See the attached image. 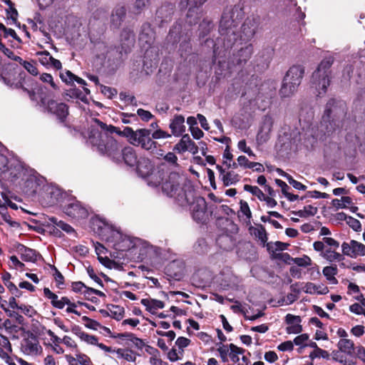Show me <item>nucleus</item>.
I'll use <instances>...</instances> for the list:
<instances>
[{
    "label": "nucleus",
    "mask_w": 365,
    "mask_h": 365,
    "mask_svg": "<svg viewBox=\"0 0 365 365\" xmlns=\"http://www.w3.org/2000/svg\"><path fill=\"white\" fill-rule=\"evenodd\" d=\"M89 135V141L96 146L98 151L107 154L114 160H120L119 146L115 140L108 135L117 133L128 138L130 143L135 146H140L143 149L150 150L156 148V143L150 137V130L145 128L133 130L130 127H125L122 131H118L113 125H107L100 120L95 118Z\"/></svg>",
    "instance_id": "f257e3e1"
},
{
    "label": "nucleus",
    "mask_w": 365,
    "mask_h": 365,
    "mask_svg": "<svg viewBox=\"0 0 365 365\" xmlns=\"http://www.w3.org/2000/svg\"><path fill=\"white\" fill-rule=\"evenodd\" d=\"M0 178L2 180L16 182L24 181L27 186L34 187L37 184L36 172L26 167L17 157L7 156L0 153Z\"/></svg>",
    "instance_id": "f03ea898"
},
{
    "label": "nucleus",
    "mask_w": 365,
    "mask_h": 365,
    "mask_svg": "<svg viewBox=\"0 0 365 365\" xmlns=\"http://www.w3.org/2000/svg\"><path fill=\"white\" fill-rule=\"evenodd\" d=\"M185 177L178 172H171L165 175L163 171V180L158 185H161L162 191L168 196L176 198L182 205L190 203L187 195L182 190Z\"/></svg>",
    "instance_id": "7ed1b4c3"
},
{
    "label": "nucleus",
    "mask_w": 365,
    "mask_h": 365,
    "mask_svg": "<svg viewBox=\"0 0 365 365\" xmlns=\"http://www.w3.org/2000/svg\"><path fill=\"white\" fill-rule=\"evenodd\" d=\"M333 63L334 57L332 56H326L312 73V86L315 89L317 96L324 94L330 85V68Z\"/></svg>",
    "instance_id": "20e7f679"
},
{
    "label": "nucleus",
    "mask_w": 365,
    "mask_h": 365,
    "mask_svg": "<svg viewBox=\"0 0 365 365\" xmlns=\"http://www.w3.org/2000/svg\"><path fill=\"white\" fill-rule=\"evenodd\" d=\"M243 17V12L240 6L227 7L220 22V32L222 36L230 38V41H235L237 38L235 28L240 24Z\"/></svg>",
    "instance_id": "39448f33"
},
{
    "label": "nucleus",
    "mask_w": 365,
    "mask_h": 365,
    "mask_svg": "<svg viewBox=\"0 0 365 365\" xmlns=\"http://www.w3.org/2000/svg\"><path fill=\"white\" fill-rule=\"evenodd\" d=\"M135 166L138 174L143 178H147L148 184L150 186H158L163 180V170H154L153 165L147 158L140 157Z\"/></svg>",
    "instance_id": "423d86ee"
},
{
    "label": "nucleus",
    "mask_w": 365,
    "mask_h": 365,
    "mask_svg": "<svg viewBox=\"0 0 365 365\" xmlns=\"http://www.w3.org/2000/svg\"><path fill=\"white\" fill-rule=\"evenodd\" d=\"M112 237L115 240L113 247L118 251H127L140 245L143 242L139 238L123 235L118 232H113Z\"/></svg>",
    "instance_id": "0eeeda50"
},
{
    "label": "nucleus",
    "mask_w": 365,
    "mask_h": 365,
    "mask_svg": "<svg viewBox=\"0 0 365 365\" xmlns=\"http://www.w3.org/2000/svg\"><path fill=\"white\" fill-rule=\"evenodd\" d=\"M343 255L356 259L365 256V245L355 240L343 242L341 245Z\"/></svg>",
    "instance_id": "6e6552de"
},
{
    "label": "nucleus",
    "mask_w": 365,
    "mask_h": 365,
    "mask_svg": "<svg viewBox=\"0 0 365 365\" xmlns=\"http://www.w3.org/2000/svg\"><path fill=\"white\" fill-rule=\"evenodd\" d=\"M346 113V104L344 101L330 99L327 105L323 115V119L325 121V118L328 120L333 118L337 119L343 117Z\"/></svg>",
    "instance_id": "1a4fd4ad"
},
{
    "label": "nucleus",
    "mask_w": 365,
    "mask_h": 365,
    "mask_svg": "<svg viewBox=\"0 0 365 365\" xmlns=\"http://www.w3.org/2000/svg\"><path fill=\"white\" fill-rule=\"evenodd\" d=\"M313 247L315 251L320 252V256L322 257L329 262H341L344 259L343 254H340L336 252V249L327 248L324 246V243H322L320 241L314 242Z\"/></svg>",
    "instance_id": "9d476101"
},
{
    "label": "nucleus",
    "mask_w": 365,
    "mask_h": 365,
    "mask_svg": "<svg viewBox=\"0 0 365 365\" xmlns=\"http://www.w3.org/2000/svg\"><path fill=\"white\" fill-rule=\"evenodd\" d=\"M273 123L274 120L272 116L264 115L263 117L256 138L258 144H263L269 139Z\"/></svg>",
    "instance_id": "9b49d317"
},
{
    "label": "nucleus",
    "mask_w": 365,
    "mask_h": 365,
    "mask_svg": "<svg viewBox=\"0 0 365 365\" xmlns=\"http://www.w3.org/2000/svg\"><path fill=\"white\" fill-rule=\"evenodd\" d=\"M191 211L193 219L199 222H203L207 218V203L203 197H196L191 205Z\"/></svg>",
    "instance_id": "f8f14e48"
},
{
    "label": "nucleus",
    "mask_w": 365,
    "mask_h": 365,
    "mask_svg": "<svg viewBox=\"0 0 365 365\" xmlns=\"http://www.w3.org/2000/svg\"><path fill=\"white\" fill-rule=\"evenodd\" d=\"M21 349L27 355H37L42 351L37 338L33 334L22 340Z\"/></svg>",
    "instance_id": "ddd939ff"
},
{
    "label": "nucleus",
    "mask_w": 365,
    "mask_h": 365,
    "mask_svg": "<svg viewBox=\"0 0 365 365\" xmlns=\"http://www.w3.org/2000/svg\"><path fill=\"white\" fill-rule=\"evenodd\" d=\"M207 0H178V4L181 9L188 8V12L187 16L189 18L194 15L195 13L196 18L199 19L201 12L199 9L207 1Z\"/></svg>",
    "instance_id": "4468645a"
},
{
    "label": "nucleus",
    "mask_w": 365,
    "mask_h": 365,
    "mask_svg": "<svg viewBox=\"0 0 365 365\" xmlns=\"http://www.w3.org/2000/svg\"><path fill=\"white\" fill-rule=\"evenodd\" d=\"M66 215L76 219L86 218L88 216V210L80 202H73L64 207Z\"/></svg>",
    "instance_id": "2eb2a0df"
},
{
    "label": "nucleus",
    "mask_w": 365,
    "mask_h": 365,
    "mask_svg": "<svg viewBox=\"0 0 365 365\" xmlns=\"http://www.w3.org/2000/svg\"><path fill=\"white\" fill-rule=\"evenodd\" d=\"M304 73V68L302 66H292L286 73L284 78L288 82L299 86Z\"/></svg>",
    "instance_id": "dca6fc26"
},
{
    "label": "nucleus",
    "mask_w": 365,
    "mask_h": 365,
    "mask_svg": "<svg viewBox=\"0 0 365 365\" xmlns=\"http://www.w3.org/2000/svg\"><path fill=\"white\" fill-rule=\"evenodd\" d=\"M48 110L56 115L60 120H63L68 114V108L66 104L58 103L55 101H50L47 103Z\"/></svg>",
    "instance_id": "f3484780"
},
{
    "label": "nucleus",
    "mask_w": 365,
    "mask_h": 365,
    "mask_svg": "<svg viewBox=\"0 0 365 365\" xmlns=\"http://www.w3.org/2000/svg\"><path fill=\"white\" fill-rule=\"evenodd\" d=\"M169 128L174 136H180L185 131L184 116L182 115H174L173 118L170 121Z\"/></svg>",
    "instance_id": "a211bd4d"
},
{
    "label": "nucleus",
    "mask_w": 365,
    "mask_h": 365,
    "mask_svg": "<svg viewBox=\"0 0 365 365\" xmlns=\"http://www.w3.org/2000/svg\"><path fill=\"white\" fill-rule=\"evenodd\" d=\"M286 322L288 324L287 327L288 334H299L302 331L300 317L288 314L286 316Z\"/></svg>",
    "instance_id": "6ab92c4d"
},
{
    "label": "nucleus",
    "mask_w": 365,
    "mask_h": 365,
    "mask_svg": "<svg viewBox=\"0 0 365 365\" xmlns=\"http://www.w3.org/2000/svg\"><path fill=\"white\" fill-rule=\"evenodd\" d=\"M120 155H122L124 163L130 166H135L139 158H138L135 150L131 147H125L121 150Z\"/></svg>",
    "instance_id": "aec40b11"
},
{
    "label": "nucleus",
    "mask_w": 365,
    "mask_h": 365,
    "mask_svg": "<svg viewBox=\"0 0 365 365\" xmlns=\"http://www.w3.org/2000/svg\"><path fill=\"white\" fill-rule=\"evenodd\" d=\"M305 293L310 294H324L328 292V288L324 285H317L312 282H307L301 288Z\"/></svg>",
    "instance_id": "412c9836"
},
{
    "label": "nucleus",
    "mask_w": 365,
    "mask_h": 365,
    "mask_svg": "<svg viewBox=\"0 0 365 365\" xmlns=\"http://www.w3.org/2000/svg\"><path fill=\"white\" fill-rule=\"evenodd\" d=\"M298 86L294 85L284 78L282 87L279 90V95L282 98H288L292 96L297 90Z\"/></svg>",
    "instance_id": "4be33fe9"
},
{
    "label": "nucleus",
    "mask_w": 365,
    "mask_h": 365,
    "mask_svg": "<svg viewBox=\"0 0 365 365\" xmlns=\"http://www.w3.org/2000/svg\"><path fill=\"white\" fill-rule=\"evenodd\" d=\"M141 304L146 307V309L151 313L158 309H163L165 306L164 302L154 299H143Z\"/></svg>",
    "instance_id": "5701e85b"
},
{
    "label": "nucleus",
    "mask_w": 365,
    "mask_h": 365,
    "mask_svg": "<svg viewBox=\"0 0 365 365\" xmlns=\"http://www.w3.org/2000/svg\"><path fill=\"white\" fill-rule=\"evenodd\" d=\"M250 232L251 235L257 238L263 245L267 241V235L264 227L262 225H257L256 227H250Z\"/></svg>",
    "instance_id": "b1692460"
},
{
    "label": "nucleus",
    "mask_w": 365,
    "mask_h": 365,
    "mask_svg": "<svg viewBox=\"0 0 365 365\" xmlns=\"http://www.w3.org/2000/svg\"><path fill=\"white\" fill-rule=\"evenodd\" d=\"M335 119L331 118L328 120L325 118V121L322 118V121L321 123V125L319 127V130L324 133V135L329 136L331 135L336 130V123L334 122Z\"/></svg>",
    "instance_id": "393cba45"
},
{
    "label": "nucleus",
    "mask_w": 365,
    "mask_h": 365,
    "mask_svg": "<svg viewBox=\"0 0 365 365\" xmlns=\"http://www.w3.org/2000/svg\"><path fill=\"white\" fill-rule=\"evenodd\" d=\"M346 354H344L343 351L339 349L331 352V357L333 360L339 362L344 365H354V361L352 359L346 357Z\"/></svg>",
    "instance_id": "a878e982"
},
{
    "label": "nucleus",
    "mask_w": 365,
    "mask_h": 365,
    "mask_svg": "<svg viewBox=\"0 0 365 365\" xmlns=\"http://www.w3.org/2000/svg\"><path fill=\"white\" fill-rule=\"evenodd\" d=\"M337 346L339 349L343 351L348 356H351L354 350V344L353 341L349 339H341L337 344Z\"/></svg>",
    "instance_id": "bb28decb"
},
{
    "label": "nucleus",
    "mask_w": 365,
    "mask_h": 365,
    "mask_svg": "<svg viewBox=\"0 0 365 365\" xmlns=\"http://www.w3.org/2000/svg\"><path fill=\"white\" fill-rule=\"evenodd\" d=\"M230 358L231 361L235 364H238L240 359V356L243 355L245 350L242 348L238 347L234 344H230Z\"/></svg>",
    "instance_id": "cd10ccee"
},
{
    "label": "nucleus",
    "mask_w": 365,
    "mask_h": 365,
    "mask_svg": "<svg viewBox=\"0 0 365 365\" xmlns=\"http://www.w3.org/2000/svg\"><path fill=\"white\" fill-rule=\"evenodd\" d=\"M19 251L21 253V259L24 261L34 262L36 259L35 250L21 245Z\"/></svg>",
    "instance_id": "c85d7f7f"
},
{
    "label": "nucleus",
    "mask_w": 365,
    "mask_h": 365,
    "mask_svg": "<svg viewBox=\"0 0 365 365\" xmlns=\"http://www.w3.org/2000/svg\"><path fill=\"white\" fill-rule=\"evenodd\" d=\"M317 212V208L312 205H307L304 206L303 210H300L298 211H294L293 214L297 215L299 217H307L309 216H314Z\"/></svg>",
    "instance_id": "c756f323"
},
{
    "label": "nucleus",
    "mask_w": 365,
    "mask_h": 365,
    "mask_svg": "<svg viewBox=\"0 0 365 365\" xmlns=\"http://www.w3.org/2000/svg\"><path fill=\"white\" fill-rule=\"evenodd\" d=\"M115 353L118 358L124 359L128 361H135L136 359L135 353L130 349H118Z\"/></svg>",
    "instance_id": "7c9ffc66"
},
{
    "label": "nucleus",
    "mask_w": 365,
    "mask_h": 365,
    "mask_svg": "<svg viewBox=\"0 0 365 365\" xmlns=\"http://www.w3.org/2000/svg\"><path fill=\"white\" fill-rule=\"evenodd\" d=\"M322 272L327 280L333 284L337 283V279L335 278V275L337 274V268L336 266H327L324 267Z\"/></svg>",
    "instance_id": "2f4dec72"
},
{
    "label": "nucleus",
    "mask_w": 365,
    "mask_h": 365,
    "mask_svg": "<svg viewBox=\"0 0 365 365\" xmlns=\"http://www.w3.org/2000/svg\"><path fill=\"white\" fill-rule=\"evenodd\" d=\"M352 204V200L350 197L345 196L341 199H334L331 201V205L336 209L346 208L349 205Z\"/></svg>",
    "instance_id": "473e14b6"
},
{
    "label": "nucleus",
    "mask_w": 365,
    "mask_h": 365,
    "mask_svg": "<svg viewBox=\"0 0 365 365\" xmlns=\"http://www.w3.org/2000/svg\"><path fill=\"white\" fill-rule=\"evenodd\" d=\"M222 180L225 186H229L237 183L240 180V176L234 172H227L223 175Z\"/></svg>",
    "instance_id": "72a5a7b5"
},
{
    "label": "nucleus",
    "mask_w": 365,
    "mask_h": 365,
    "mask_svg": "<svg viewBox=\"0 0 365 365\" xmlns=\"http://www.w3.org/2000/svg\"><path fill=\"white\" fill-rule=\"evenodd\" d=\"M125 15V9L123 6L116 8L112 14V23L118 26Z\"/></svg>",
    "instance_id": "f704fd0d"
},
{
    "label": "nucleus",
    "mask_w": 365,
    "mask_h": 365,
    "mask_svg": "<svg viewBox=\"0 0 365 365\" xmlns=\"http://www.w3.org/2000/svg\"><path fill=\"white\" fill-rule=\"evenodd\" d=\"M190 136L187 134L182 135L180 140L174 146L173 150L178 153H183L187 151Z\"/></svg>",
    "instance_id": "c9c22d12"
},
{
    "label": "nucleus",
    "mask_w": 365,
    "mask_h": 365,
    "mask_svg": "<svg viewBox=\"0 0 365 365\" xmlns=\"http://www.w3.org/2000/svg\"><path fill=\"white\" fill-rule=\"evenodd\" d=\"M14 60L19 62L31 74L34 76L38 74V69L34 63L24 61L21 57H15Z\"/></svg>",
    "instance_id": "e433bc0d"
},
{
    "label": "nucleus",
    "mask_w": 365,
    "mask_h": 365,
    "mask_svg": "<svg viewBox=\"0 0 365 365\" xmlns=\"http://www.w3.org/2000/svg\"><path fill=\"white\" fill-rule=\"evenodd\" d=\"M173 13V6L171 4L162 6L157 11L158 17L166 20Z\"/></svg>",
    "instance_id": "4c0bfd02"
},
{
    "label": "nucleus",
    "mask_w": 365,
    "mask_h": 365,
    "mask_svg": "<svg viewBox=\"0 0 365 365\" xmlns=\"http://www.w3.org/2000/svg\"><path fill=\"white\" fill-rule=\"evenodd\" d=\"M221 360L222 362L226 363L228 361V356L230 357V347L229 345H225L220 343L217 349Z\"/></svg>",
    "instance_id": "58836bf2"
},
{
    "label": "nucleus",
    "mask_w": 365,
    "mask_h": 365,
    "mask_svg": "<svg viewBox=\"0 0 365 365\" xmlns=\"http://www.w3.org/2000/svg\"><path fill=\"white\" fill-rule=\"evenodd\" d=\"M244 190L245 191L250 192L253 195L257 197V198L262 201V200H264L265 195L263 193V192L257 186H252L250 185H245L244 186Z\"/></svg>",
    "instance_id": "ea45409f"
},
{
    "label": "nucleus",
    "mask_w": 365,
    "mask_h": 365,
    "mask_svg": "<svg viewBox=\"0 0 365 365\" xmlns=\"http://www.w3.org/2000/svg\"><path fill=\"white\" fill-rule=\"evenodd\" d=\"M240 212L245 217V220L248 222H250V219L252 217V212L248 205V203L244 200H240Z\"/></svg>",
    "instance_id": "a19ab883"
},
{
    "label": "nucleus",
    "mask_w": 365,
    "mask_h": 365,
    "mask_svg": "<svg viewBox=\"0 0 365 365\" xmlns=\"http://www.w3.org/2000/svg\"><path fill=\"white\" fill-rule=\"evenodd\" d=\"M37 55L39 56L38 61L43 66H50L51 61L53 59V56L48 51H44L38 52Z\"/></svg>",
    "instance_id": "79ce46f5"
},
{
    "label": "nucleus",
    "mask_w": 365,
    "mask_h": 365,
    "mask_svg": "<svg viewBox=\"0 0 365 365\" xmlns=\"http://www.w3.org/2000/svg\"><path fill=\"white\" fill-rule=\"evenodd\" d=\"M80 339L88 344L96 345L98 342V338L93 335H89L85 332L80 331L77 334Z\"/></svg>",
    "instance_id": "37998d69"
},
{
    "label": "nucleus",
    "mask_w": 365,
    "mask_h": 365,
    "mask_svg": "<svg viewBox=\"0 0 365 365\" xmlns=\"http://www.w3.org/2000/svg\"><path fill=\"white\" fill-rule=\"evenodd\" d=\"M329 354L328 353V351L323 350L320 348L314 349L309 354V358L311 359H314L315 358L329 359Z\"/></svg>",
    "instance_id": "c03bdc74"
},
{
    "label": "nucleus",
    "mask_w": 365,
    "mask_h": 365,
    "mask_svg": "<svg viewBox=\"0 0 365 365\" xmlns=\"http://www.w3.org/2000/svg\"><path fill=\"white\" fill-rule=\"evenodd\" d=\"M61 80L67 84H72L76 78V75L71 73L70 71H65L60 73Z\"/></svg>",
    "instance_id": "a18cd8bd"
},
{
    "label": "nucleus",
    "mask_w": 365,
    "mask_h": 365,
    "mask_svg": "<svg viewBox=\"0 0 365 365\" xmlns=\"http://www.w3.org/2000/svg\"><path fill=\"white\" fill-rule=\"evenodd\" d=\"M346 223L356 232H359L361 229V222L351 216L346 218Z\"/></svg>",
    "instance_id": "49530a36"
},
{
    "label": "nucleus",
    "mask_w": 365,
    "mask_h": 365,
    "mask_svg": "<svg viewBox=\"0 0 365 365\" xmlns=\"http://www.w3.org/2000/svg\"><path fill=\"white\" fill-rule=\"evenodd\" d=\"M320 242L324 243V246H326L327 248L338 249L339 247V242L332 237H325L323 238V240Z\"/></svg>",
    "instance_id": "de8ad7c7"
},
{
    "label": "nucleus",
    "mask_w": 365,
    "mask_h": 365,
    "mask_svg": "<svg viewBox=\"0 0 365 365\" xmlns=\"http://www.w3.org/2000/svg\"><path fill=\"white\" fill-rule=\"evenodd\" d=\"M296 264L300 267H307L311 265L312 260L308 256H304L303 257H297L294 259Z\"/></svg>",
    "instance_id": "09e8293b"
},
{
    "label": "nucleus",
    "mask_w": 365,
    "mask_h": 365,
    "mask_svg": "<svg viewBox=\"0 0 365 365\" xmlns=\"http://www.w3.org/2000/svg\"><path fill=\"white\" fill-rule=\"evenodd\" d=\"M137 114L140 117V118L143 121H145V122H148L154 118V115L150 111L145 110L142 108L138 109Z\"/></svg>",
    "instance_id": "8fccbe9b"
},
{
    "label": "nucleus",
    "mask_w": 365,
    "mask_h": 365,
    "mask_svg": "<svg viewBox=\"0 0 365 365\" xmlns=\"http://www.w3.org/2000/svg\"><path fill=\"white\" fill-rule=\"evenodd\" d=\"M40 79L43 82H44V83H49L53 89H54V90H57L58 89V86L55 83V82L53 81V77H52V76L51 74H49V73H43L41 76Z\"/></svg>",
    "instance_id": "3c124183"
},
{
    "label": "nucleus",
    "mask_w": 365,
    "mask_h": 365,
    "mask_svg": "<svg viewBox=\"0 0 365 365\" xmlns=\"http://www.w3.org/2000/svg\"><path fill=\"white\" fill-rule=\"evenodd\" d=\"M309 336L307 334H302L301 335L297 336L294 339V344L297 346H301L302 348L306 346V341L308 340Z\"/></svg>",
    "instance_id": "603ef678"
},
{
    "label": "nucleus",
    "mask_w": 365,
    "mask_h": 365,
    "mask_svg": "<svg viewBox=\"0 0 365 365\" xmlns=\"http://www.w3.org/2000/svg\"><path fill=\"white\" fill-rule=\"evenodd\" d=\"M66 304L71 305V307H76L75 304L71 303L69 299L66 297H62L61 299H58L53 307L58 309H63Z\"/></svg>",
    "instance_id": "864d4df0"
},
{
    "label": "nucleus",
    "mask_w": 365,
    "mask_h": 365,
    "mask_svg": "<svg viewBox=\"0 0 365 365\" xmlns=\"http://www.w3.org/2000/svg\"><path fill=\"white\" fill-rule=\"evenodd\" d=\"M163 159L168 162V163L175 166L178 167V157L175 155V153L172 152L168 153L163 158Z\"/></svg>",
    "instance_id": "5fc2aeb1"
},
{
    "label": "nucleus",
    "mask_w": 365,
    "mask_h": 365,
    "mask_svg": "<svg viewBox=\"0 0 365 365\" xmlns=\"http://www.w3.org/2000/svg\"><path fill=\"white\" fill-rule=\"evenodd\" d=\"M149 0H136L133 9L135 13H140L148 4Z\"/></svg>",
    "instance_id": "6e6d98bb"
},
{
    "label": "nucleus",
    "mask_w": 365,
    "mask_h": 365,
    "mask_svg": "<svg viewBox=\"0 0 365 365\" xmlns=\"http://www.w3.org/2000/svg\"><path fill=\"white\" fill-rule=\"evenodd\" d=\"M170 137H171L170 134L161 129H158L152 133L153 139L168 138Z\"/></svg>",
    "instance_id": "4d7b16f0"
},
{
    "label": "nucleus",
    "mask_w": 365,
    "mask_h": 365,
    "mask_svg": "<svg viewBox=\"0 0 365 365\" xmlns=\"http://www.w3.org/2000/svg\"><path fill=\"white\" fill-rule=\"evenodd\" d=\"M149 362L151 365H168L166 362L163 361L160 359V351L158 354L150 356Z\"/></svg>",
    "instance_id": "13d9d810"
},
{
    "label": "nucleus",
    "mask_w": 365,
    "mask_h": 365,
    "mask_svg": "<svg viewBox=\"0 0 365 365\" xmlns=\"http://www.w3.org/2000/svg\"><path fill=\"white\" fill-rule=\"evenodd\" d=\"M52 222L56 223L58 227L66 231V232H71L73 231V229L69 225L65 223L64 222L60 220L56 222V219L52 218Z\"/></svg>",
    "instance_id": "bf43d9fd"
},
{
    "label": "nucleus",
    "mask_w": 365,
    "mask_h": 365,
    "mask_svg": "<svg viewBox=\"0 0 365 365\" xmlns=\"http://www.w3.org/2000/svg\"><path fill=\"white\" fill-rule=\"evenodd\" d=\"M123 309L120 307H115L113 310H110L111 315L117 320L123 319Z\"/></svg>",
    "instance_id": "052dcab7"
},
{
    "label": "nucleus",
    "mask_w": 365,
    "mask_h": 365,
    "mask_svg": "<svg viewBox=\"0 0 365 365\" xmlns=\"http://www.w3.org/2000/svg\"><path fill=\"white\" fill-rule=\"evenodd\" d=\"M101 92L108 98H112L117 94V91L108 86H101Z\"/></svg>",
    "instance_id": "680f3d73"
},
{
    "label": "nucleus",
    "mask_w": 365,
    "mask_h": 365,
    "mask_svg": "<svg viewBox=\"0 0 365 365\" xmlns=\"http://www.w3.org/2000/svg\"><path fill=\"white\" fill-rule=\"evenodd\" d=\"M0 347H4L6 351H11V346L8 338L0 334Z\"/></svg>",
    "instance_id": "e2e57ef3"
},
{
    "label": "nucleus",
    "mask_w": 365,
    "mask_h": 365,
    "mask_svg": "<svg viewBox=\"0 0 365 365\" xmlns=\"http://www.w3.org/2000/svg\"><path fill=\"white\" fill-rule=\"evenodd\" d=\"M293 342L291 341H286L280 344L277 349L281 351H292L293 349Z\"/></svg>",
    "instance_id": "0e129e2a"
},
{
    "label": "nucleus",
    "mask_w": 365,
    "mask_h": 365,
    "mask_svg": "<svg viewBox=\"0 0 365 365\" xmlns=\"http://www.w3.org/2000/svg\"><path fill=\"white\" fill-rule=\"evenodd\" d=\"M288 182L297 190H305L307 189V187L304 185L295 180L292 177L288 178Z\"/></svg>",
    "instance_id": "69168bd1"
},
{
    "label": "nucleus",
    "mask_w": 365,
    "mask_h": 365,
    "mask_svg": "<svg viewBox=\"0 0 365 365\" xmlns=\"http://www.w3.org/2000/svg\"><path fill=\"white\" fill-rule=\"evenodd\" d=\"M364 327L361 325H356L351 329V333L357 337H360L364 335Z\"/></svg>",
    "instance_id": "338daca9"
},
{
    "label": "nucleus",
    "mask_w": 365,
    "mask_h": 365,
    "mask_svg": "<svg viewBox=\"0 0 365 365\" xmlns=\"http://www.w3.org/2000/svg\"><path fill=\"white\" fill-rule=\"evenodd\" d=\"M76 359L81 365H90V359L85 354H76Z\"/></svg>",
    "instance_id": "774afa93"
}]
</instances>
